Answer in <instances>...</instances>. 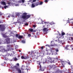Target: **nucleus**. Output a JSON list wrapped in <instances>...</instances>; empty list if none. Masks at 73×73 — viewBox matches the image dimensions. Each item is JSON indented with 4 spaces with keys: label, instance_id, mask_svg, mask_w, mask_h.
Returning <instances> with one entry per match:
<instances>
[{
    "label": "nucleus",
    "instance_id": "1",
    "mask_svg": "<svg viewBox=\"0 0 73 73\" xmlns=\"http://www.w3.org/2000/svg\"><path fill=\"white\" fill-rule=\"evenodd\" d=\"M56 59L54 58H51L49 56L47 57V60L50 62H55Z\"/></svg>",
    "mask_w": 73,
    "mask_h": 73
},
{
    "label": "nucleus",
    "instance_id": "2",
    "mask_svg": "<svg viewBox=\"0 0 73 73\" xmlns=\"http://www.w3.org/2000/svg\"><path fill=\"white\" fill-rule=\"evenodd\" d=\"M13 70H17L19 73H21V70L20 68H18L17 66H14L13 67Z\"/></svg>",
    "mask_w": 73,
    "mask_h": 73
},
{
    "label": "nucleus",
    "instance_id": "3",
    "mask_svg": "<svg viewBox=\"0 0 73 73\" xmlns=\"http://www.w3.org/2000/svg\"><path fill=\"white\" fill-rule=\"evenodd\" d=\"M11 48V46L10 45H7V50H5L4 49H3L2 50V51L3 52H4L5 51H6V52H7V51H8L9 50V49H10V48Z\"/></svg>",
    "mask_w": 73,
    "mask_h": 73
},
{
    "label": "nucleus",
    "instance_id": "4",
    "mask_svg": "<svg viewBox=\"0 0 73 73\" xmlns=\"http://www.w3.org/2000/svg\"><path fill=\"white\" fill-rule=\"evenodd\" d=\"M30 15H23L22 17V18L23 19H28L30 17Z\"/></svg>",
    "mask_w": 73,
    "mask_h": 73
},
{
    "label": "nucleus",
    "instance_id": "5",
    "mask_svg": "<svg viewBox=\"0 0 73 73\" xmlns=\"http://www.w3.org/2000/svg\"><path fill=\"white\" fill-rule=\"evenodd\" d=\"M50 50L51 51V52L52 53H54L55 52V48H51L50 49Z\"/></svg>",
    "mask_w": 73,
    "mask_h": 73
},
{
    "label": "nucleus",
    "instance_id": "6",
    "mask_svg": "<svg viewBox=\"0 0 73 73\" xmlns=\"http://www.w3.org/2000/svg\"><path fill=\"white\" fill-rule=\"evenodd\" d=\"M43 31H44V32H47V31H48V30L47 29V28H44L43 29Z\"/></svg>",
    "mask_w": 73,
    "mask_h": 73
},
{
    "label": "nucleus",
    "instance_id": "7",
    "mask_svg": "<svg viewBox=\"0 0 73 73\" xmlns=\"http://www.w3.org/2000/svg\"><path fill=\"white\" fill-rule=\"evenodd\" d=\"M5 40L6 41V42L7 44H9L10 43V40H11L10 39L8 38Z\"/></svg>",
    "mask_w": 73,
    "mask_h": 73
},
{
    "label": "nucleus",
    "instance_id": "8",
    "mask_svg": "<svg viewBox=\"0 0 73 73\" xmlns=\"http://www.w3.org/2000/svg\"><path fill=\"white\" fill-rule=\"evenodd\" d=\"M54 45H55L54 44H51V46H50V45H49L48 44H47L46 45V46H48V47H49V48H50V46H54Z\"/></svg>",
    "mask_w": 73,
    "mask_h": 73
},
{
    "label": "nucleus",
    "instance_id": "9",
    "mask_svg": "<svg viewBox=\"0 0 73 73\" xmlns=\"http://www.w3.org/2000/svg\"><path fill=\"white\" fill-rule=\"evenodd\" d=\"M24 2H25V0H20L19 1H18V3H24Z\"/></svg>",
    "mask_w": 73,
    "mask_h": 73
},
{
    "label": "nucleus",
    "instance_id": "10",
    "mask_svg": "<svg viewBox=\"0 0 73 73\" xmlns=\"http://www.w3.org/2000/svg\"><path fill=\"white\" fill-rule=\"evenodd\" d=\"M8 56H11V55L9 53H8L5 56V57L7 58V57H8Z\"/></svg>",
    "mask_w": 73,
    "mask_h": 73
},
{
    "label": "nucleus",
    "instance_id": "11",
    "mask_svg": "<svg viewBox=\"0 0 73 73\" xmlns=\"http://www.w3.org/2000/svg\"><path fill=\"white\" fill-rule=\"evenodd\" d=\"M41 61L43 62V63H44L46 62V59L42 58L41 59Z\"/></svg>",
    "mask_w": 73,
    "mask_h": 73
},
{
    "label": "nucleus",
    "instance_id": "12",
    "mask_svg": "<svg viewBox=\"0 0 73 73\" xmlns=\"http://www.w3.org/2000/svg\"><path fill=\"white\" fill-rule=\"evenodd\" d=\"M1 4L3 5H6V3L4 1H2L1 2Z\"/></svg>",
    "mask_w": 73,
    "mask_h": 73
},
{
    "label": "nucleus",
    "instance_id": "13",
    "mask_svg": "<svg viewBox=\"0 0 73 73\" xmlns=\"http://www.w3.org/2000/svg\"><path fill=\"white\" fill-rule=\"evenodd\" d=\"M39 5V2H36V3H35V6H37V5Z\"/></svg>",
    "mask_w": 73,
    "mask_h": 73
},
{
    "label": "nucleus",
    "instance_id": "14",
    "mask_svg": "<svg viewBox=\"0 0 73 73\" xmlns=\"http://www.w3.org/2000/svg\"><path fill=\"white\" fill-rule=\"evenodd\" d=\"M55 50L56 51V52H55V53L56 54H57V52H58V48H56Z\"/></svg>",
    "mask_w": 73,
    "mask_h": 73
},
{
    "label": "nucleus",
    "instance_id": "15",
    "mask_svg": "<svg viewBox=\"0 0 73 73\" xmlns=\"http://www.w3.org/2000/svg\"><path fill=\"white\" fill-rule=\"evenodd\" d=\"M36 6H35V5L34 4H32V5H31V7L32 8H34V7H35Z\"/></svg>",
    "mask_w": 73,
    "mask_h": 73
},
{
    "label": "nucleus",
    "instance_id": "16",
    "mask_svg": "<svg viewBox=\"0 0 73 73\" xmlns=\"http://www.w3.org/2000/svg\"><path fill=\"white\" fill-rule=\"evenodd\" d=\"M25 69V67H24V66H22V68L21 69L22 70H24Z\"/></svg>",
    "mask_w": 73,
    "mask_h": 73
},
{
    "label": "nucleus",
    "instance_id": "17",
    "mask_svg": "<svg viewBox=\"0 0 73 73\" xmlns=\"http://www.w3.org/2000/svg\"><path fill=\"white\" fill-rule=\"evenodd\" d=\"M5 30V27H3L1 28V31H4Z\"/></svg>",
    "mask_w": 73,
    "mask_h": 73
},
{
    "label": "nucleus",
    "instance_id": "18",
    "mask_svg": "<svg viewBox=\"0 0 73 73\" xmlns=\"http://www.w3.org/2000/svg\"><path fill=\"white\" fill-rule=\"evenodd\" d=\"M23 37L22 36H19L18 37V38H22Z\"/></svg>",
    "mask_w": 73,
    "mask_h": 73
},
{
    "label": "nucleus",
    "instance_id": "19",
    "mask_svg": "<svg viewBox=\"0 0 73 73\" xmlns=\"http://www.w3.org/2000/svg\"><path fill=\"white\" fill-rule=\"evenodd\" d=\"M43 3L42 2H39V5H42V4Z\"/></svg>",
    "mask_w": 73,
    "mask_h": 73
},
{
    "label": "nucleus",
    "instance_id": "20",
    "mask_svg": "<svg viewBox=\"0 0 73 73\" xmlns=\"http://www.w3.org/2000/svg\"><path fill=\"white\" fill-rule=\"evenodd\" d=\"M37 63H38H38H39V65H40V68H41V65H40V62H38Z\"/></svg>",
    "mask_w": 73,
    "mask_h": 73
},
{
    "label": "nucleus",
    "instance_id": "21",
    "mask_svg": "<svg viewBox=\"0 0 73 73\" xmlns=\"http://www.w3.org/2000/svg\"><path fill=\"white\" fill-rule=\"evenodd\" d=\"M41 71H44V67H42L41 69H40Z\"/></svg>",
    "mask_w": 73,
    "mask_h": 73
},
{
    "label": "nucleus",
    "instance_id": "22",
    "mask_svg": "<svg viewBox=\"0 0 73 73\" xmlns=\"http://www.w3.org/2000/svg\"><path fill=\"white\" fill-rule=\"evenodd\" d=\"M21 58H22V59H26V58L24 57V56H22Z\"/></svg>",
    "mask_w": 73,
    "mask_h": 73
},
{
    "label": "nucleus",
    "instance_id": "23",
    "mask_svg": "<svg viewBox=\"0 0 73 73\" xmlns=\"http://www.w3.org/2000/svg\"><path fill=\"white\" fill-rule=\"evenodd\" d=\"M8 8V7L7 6H5L4 7V8H5V9H7V8Z\"/></svg>",
    "mask_w": 73,
    "mask_h": 73
},
{
    "label": "nucleus",
    "instance_id": "24",
    "mask_svg": "<svg viewBox=\"0 0 73 73\" xmlns=\"http://www.w3.org/2000/svg\"><path fill=\"white\" fill-rule=\"evenodd\" d=\"M15 6H16V7H18L19 6V4H16L15 5Z\"/></svg>",
    "mask_w": 73,
    "mask_h": 73
},
{
    "label": "nucleus",
    "instance_id": "25",
    "mask_svg": "<svg viewBox=\"0 0 73 73\" xmlns=\"http://www.w3.org/2000/svg\"><path fill=\"white\" fill-rule=\"evenodd\" d=\"M65 33L63 32L62 33V36H64V35H65Z\"/></svg>",
    "mask_w": 73,
    "mask_h": 73
},
{
    "label": "nucleus",
    "instance_id": "26",
    "mask_svg": "<svg viewBox=\"0 0 73 73\" xmlns=\"http://www.w3.org/2000/svg\"><path fill=\"white\" fill-rule=\"evenodd\" d=\"M55 24V23H54L53 22H52L50 23V24L51 25H53V24Z\"/></svg>",
    "mask_w": 73,
    "mask_h": 73
},
{
    "label": "nucleus",
    "instance_id": "27",
    "mask_svg": "<svg viewBox=\"0 0 73 73\" xmlns=\"http://www.w3.org/2000/svg\"><path fill=\"white\" fill-rule=\"evenodd\" d=\"M29 30L31 31V32H32L33 31V29H29Z\"/></svg>",
    "mask_w": 73,
    "mask_h": 73
},
{
    "label": "nucleus",
    "instance_id": "28",
    "mask_svg": "<svg viewBox=\"0 0 73 73\" xmlns=\"http://www.w3.org/2000/svg\"><path fill=\"white\" fill-rule=\"evenodd\" d=\"M10 1H10L9 2H8L7 4H12V3L10 2Z\"/></svg>",
    "mask_w": 73,
    "mask_h": 73
},
{
    "label": "nucleus",
    "instance_id": "29",
    "mask_svg": "<svg viewBox=\"0 0 73 73\" xmlns=\"http://www.w3.org/2000/svg\"><path fill=\"white\" fill-rule=\"evenodd\" d=\"M69 47V46H66V47L65 48V49H66V50H68V49H67V48H68V47Z\"/></svg>",
    "mask_w": 73,
    "mask_h": 73
},
{
    "label": "nucleus",
    "instance_id": "30",
    "mask_svg": "<svg viewBox=\"0 0 73 73\" xmlns=\"http://www.w3.org/2000/svg\"><path fill=\"white\" fill-rule=\"evenodd\" d=\"M23 15H27V13H23Z\"/></svg>",
    "mask_w": 73,
    "mask_h": 73
},
{
    "label": "nucleus",
    "instance_id": "31",
    "mask_svg": "<svg viewBox=\"0 0 73 73\" xmlns=\"http://www.w3.org/2000/svg\"><path fill=\"white\" fill-rule=\"evenodd\" d=\"M22 43H25V41L24 40H22Z\"/></svg>",
    "mask_w": 73,
    "mask_h": 73
},
{
    "label": "nucleus",
    "instance_id": "32",
    "mask_svg": "<svg viewBox=\"0 0 73 73\" xmlns=\"http://www.w3.org/2000/svg\"><path fill=\"white\" fill-rule=\"evenodd\" d=\"M47 55H50V53H49L48 52H47Z\"/></svg>",
    "mask_w": 73,
    "mask_h": 73
},
{
    "label": "nucleus",
    "instance_id": "33",
    "mask_svg": "<svg viewBox=\"0 0 73 73\" xmlns=\"http://www.w3.org/2000/svg\"><path fill=\"white\" fill-rule=\"evenodd\" d=\"M19 36V35H18V34H17L16 35V37H18V36Z\"/></svg>",
    "mask_w": 73,
    "mask_h": 73
},
{
    "label": "nucleus",
    "instance_id": "34",
    "mask_svg": "<svg viewBox=\"0 0 73 73\" xmlns=\"http://www.w3.org/2000/svg\"><path fill=\"white\" fill-rule=\"evenodd\" d=\"M28 37H31V35L30 34H29L28 35Z\"/></svg>",
    "mask_w": 73,
    "mask_h": 73
},
{
    "label": "nucleus",
    "instance_id": "35",
    "mask_svg": "<svg viewBox=\"0 0 73 73\" xmlns=\"http://www.w3.org/2000/svg\"><path fill=\"white\" fill-rule=\"evenodd\" d=\"M14 60H15V61H16V60H17V58H14Z\"/></svg>",
    "mask_w": 73,
    "mask_h": 73
},
{
    "label": "nucleus",
    "instance_id": "36",
    "mask_svg": "<svg viewBox=\"0 0 73 73\" xmlns=\"http://www.w3.org/2000/svg\"><path fill=\"white\" fill-rule=\"evenodd\" d=\"M54 65H52L51 66V68H54Z\"/></svg>",
    "mask_w": 73,
    "mask_h": 73
},
{
    "label": "nucleus",
    "instance_id": "37",
    "mask_svg": "<svg viewBox=\"0 0 73 73\" xmlns=\"http://www.w3.org/2000/svg\"><path fill=\"white\" fill-rule=\"evenodd\" d=\"M25 25H28V23H26L25 24Z\"/></svg>",
    "mask_w": 73,
    "mask_h": 73
},
{
    "label": "nucleus",
    "instance_id": "38",
    "mask_svg": "<svg viewBox=\"0 0 73 73\" xmlns=\"http://www.w3.org/2000/svg\"><path fill=\"white\" fill-rule=\"evenodd\" d=\"M3 37H7V36L4 35H3Z\"/></svg>",
    "mask_w": 73,
    "mask_h": 73
},
{
    "label": "nucleus",
    "instance_id": "39",
    "mask_svg": "<svg viewBox=\"0 0 73 73\" xmlns=\"http://www.w3.org/2000/svg\"><path fill=\"white\" fill-rule=\"evenodd\" d=\"M33 27H34V28H35V27H36V26H35V25H33Z\"/></svg>",
    "mask_w": 73,
    "mask_h": 73
},
{
    "label": "nucleus",
    "instance_id": "40",
    "mask_svg": "<svg viewBox=\"0 0 73 73\" xmlns=\"http://www.w3.org/2000/svg\"><path fill=\"white\" fill-rule=\"evenodd\" d=\"M36 1V0H33V2H35Z\"/></svg>",
    "mask_w": 73,
    "mask_h": 73
},
{
    "label": "nucleus",
    "instance_id": "41",
    "mask_svg": "<svg viewBox=\"0 0 73 73\" xmlns=\"http://www.w3.org/2000/svg\"><path fill=\"white\" fill-rule=\"evenodd\" d=\"M43 48H44V47L43 46H42L41 47V49H43Z\"/></svg>",
    "mask_w": 73,
    "mask_h": 73
},
{
    "label": "nucleus",
    "instance_id": "42",
    "mask_svg": "<svg viewBox=\"0 0 73 73\" xmlns=\"http://www.w3.org/2000/svg\"><path fill=\"white\" fill-rule=\"evenodd\" d=\"M17 65L18 66H19V63H17Z\"/></svg>",
    "mask_w": 73,
    "mask_h": 73
},
{
    "label": "nucleus",
    "instance_id": "43",
    "mask_svg": "<svg viewBox=\"0 0 73 73\" xmlns=\"http://www.w3.org/2000/svg\"><path fill=\"white\" fill-rule=\"evenodd\" d=\"M45 2H48V0H45Z\"/></svg>",
    "mask_w": 73,
    "mask_h": 73
},
{
    "label": "nucleus",
    "instance_id": "44",
    "mask_svg": "<svg viewBox=\"0 0 73 73\" xmlns=\"http://www.w3.org/2000/svg\"><path fill=\"white\" fill-rule=\"evenodd\" d=\"M72 70H73V66H72Z\"/></svg>",
    "mask_w": 73,
    "mask_h": 73
},
{
    "label": "nucleus",
    "instance_id": "45",
    "mask_svg": "<svg viewBox=\"0 0 73 73\" xmlns=\"http://www.w3.org/2000/svg\"><path fill=\"white\" fill-rule=\"evenodd\" d=\"M61 62H64V61H61Z\"/></svg>",
    "mask_w": 73,
    "mask_h": 73
},
{
    "label": "nucleus",
    "instance_id": "46",
    "mask_svg": "<svg viewBox=\"0 0 73 73\" xmlns=\"http://www.w3.org/2000/svg\"><path fill=\"white\" fill-rule=\"evenodd\" d=\"M0 15H2V13H0Z\"/></svg>",
    "mask_w": 73,
    "mask_h": 73
},
{
    "label": "nucleus",
    "instance_id": "47",
    "mask_svg": "<svg viewBox=\"0 0 73 73\" xmlns=\"http://www.w3.org/2000/svg\"><path fill=\"white\" fill-rule=\"evenodd\" d=\"M68 63L69 65H70V62H68Z\"/></svg>",
    "mask_w": 73,
    "mask_h": 73
},
{
    "label": "nucleus",
    "instance_id": "48",
    "mask_svg": "<svg viewBox=\"0 0 73 73\" xmlns=\"http://www.w3.org/2000/svg\"><path fill=\"white\" fill-rule=\"evenodd\" d=\"M44 23L45 24L47 23V22H44Z\"/></svg>",
    "mask_w": 73,
    "mask_h": 73
},
{
    "label": "nucleus",
    "instance_id": "49",
    "mask_svg": "<svg viewBox=\"0 0 73 73\" xmlns=\"http://www.w3.org/2000/svg\"><path fill=\"white\" fill-rule=\"evenodd\" d=\"M8 17H9H9H10V16H8Z\"/></svg>",
    "mask_w": 73,
    "mask_h": 73
},
{
    "label": "nucleus",
    "instance_id": "50",
    "mask_svg": "<svg viewBox=\"0 0 73 73\" xmlns=\"http://www.w3.org/2000/svg\"><path fill=\"white\" fill-rule=\"evenodd\" d=\"M19 52H21V51L20 50H19Z\"/></svg>",
    "mask_w": 73,
    "mask_h": 73
},
{
    "label": "nucleus",
    "instance_id": "51",
    "mask_svg": "<svg viewBox=\"0 0 73 73\" xmlns=\"http://www.w3.org/2000/svg\"><path fill=\"white\" fill-rule=\"evenodd\" d=\"M41 21H42V22H43L44 21H42V20H41Z\"/></svg>",
    "mask_w": 73,
    "mask_h": 73
},
{
    "label": "nucleus",
    "instance_id": "52",
    "mask_svg": "<svg viewBox=\"0 0 73 73\" xmlns=\"http://www.w3.org/2000/svg\"><path fill=\"white\" fill-rule=\"evenodd\" d=\"M45 27V25H44L43 26V27Z\"/></svg>",
    "mask_w": 73,
    "mask_h": 73
},
{
    "label": "nucleus",
    "instance_id": "53",
    "mask_svg": "<svg viewBox=\"0 0 73 73\" xmlns=\"http://www.w3.org/2000/svg\"><path fill=\"white\" fill-rule=\"evenodd\" d=\"M46 50L47 51H48V50H47V48L46 49Z\"/></svg>",
    "mask_w": 73,
    "mask_h": 73
},
{
    "label": "nucleus",
    "instance_id": "54",
    "mask_svg": "<svg viewBox=\"0 0 73 73\" xmlns=\"http://www.w3.org/2000/svg\"><path fill=\"white\" fill-rule=\"evenodd\" d=\"M35 37H36V35H35Z\"/></svg>",
    "mask_w": 73,
    "mask_h": 73
},
{
    "label": "nucleus",
    "instance_id": "55",
    "mask_svg": "<svg viewBox=\"0 0 73 73\" xmlns=\"http://www.w3.org/2000/svg\"><path fill=\"white\" fill-rule=\"evenodd\" d=\"M0 23H1V22L0 21Z\"/></svg>",
    "mask_w": 73,
    "mask_h": 73
},
{
    "label": "nucleus",
    "instance_id": "56",
    "mask_svg": "<svg viewBox=\"0 0 73 73\" xmlns=\"http://www.w3.org/2000/svg\"><path fill=\"white\" fill-rule=\"evenodd\" d=\"M12 17H13V16H11Z\"/></svg>",
    "mask_w": 73,
    "mask_h": 73
},
{
    "label": "nucleus",
    "instance_id": "57",
    "mask_svg": "<svg viewBox=\"0 0 73 73\" xmlns=\"http://www.w3.org/2000/svg\"><path fill=\"white\" fill-rule=\"evenodd\" d=\"M1 27V25H0V27Z\"/></svg>",
    "mask_w": 73,
    "mask_h": 73
},
{
    "label": "nucleus",
    "instance_id": "58",
    "mask_svg": "<svg viewBox=\"0 0 73 73\" xmlns=\"http://www.w3.org/2000/svg\"><path fill=\"white\" fill-rule=\"evenodd\" d=\"M72 36H73V34L72 35Z\"/></svg>",
    "mask_w": 73,
    "mask_h": 73
},
{
    "label": "nucleus",
    "instance_id": "59",
    "mask_svg": "<svg viewBox=\"0 0 73 73\" xmlns=\"http://www.w3.org/2000/svg\"><path fill=\"white\" fill-rule=\"evenodd\" d=\"M53 53H52V55H53Z\"/></svg>",
    "mask_w": 73,
    "mask_h": 73
},
{
    "label": "nucleus",
    "instance_id": "60",
    "mask_svg": "<svg viewBox=\"0 0 73 73\" xmlns=\"http://www.w3.org/2000/svg\"><path fill=\"white\" fill-rule=\"evenodd\" d=\"M56 54H55V55H56Z\"/></svg>",
    "mask_w": 73,
    "mask_h": 73
},
{
    "label": "nucleus",
    "instance_id": "61",
    "mask_svg": "<svg viewBox=\"0 0 73 73\" xmlns=\"http://www.w3.org/2000/svg\"><path fill=\"white\" fill-rule=\"evenodd\" d=\"M4 63H5H5L4 62Z\"/></svg>",
    "mask_w": 73,
    "mask_h": 73
},
{
    "label": "nucleus",
    "instance_id": "62",
    "mask_svg": "<svg viewBox=\"0 0 73 73\" xmlns=\"http://www.w3.org/2000/svg\"><path fill=\"white\" fill-rule=\"evenodd\" d=\"M68 73H69V72H68Z\"/></svg>",
    "mask_w": 73,
    "mask_h": 73
},
{
    "label": "nucleus",
    "instance_id": "63",
    "mask_svg": "<svg viewBox=\"0 0 73 73\" xmlns=\"http://www.w3.org/2000/svg\"><path fill=\"white\" fill-rule=\"evenodd\" d=\"M72 24H73V23H72Z\"/></svg>",
    "mask_w": 73,
    "mask_h": 73
},
{
    "label": "nucleus",
    "instance_id": "64",
    "mask_svg": "<svg viewBox=\"0 0 73 73\" xmlns=\"http://www.w3.org/2000/svg\"><path fill=\"white\" fill-rule=\"evenodd\" d=\"M42 24H43L42 23Z\"/></svg>",
    "mask_w": 73,
    "mask_h": 73
}]
</instances>
